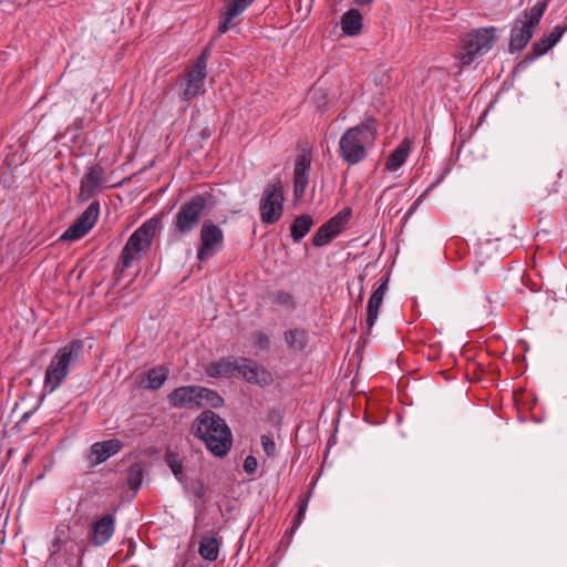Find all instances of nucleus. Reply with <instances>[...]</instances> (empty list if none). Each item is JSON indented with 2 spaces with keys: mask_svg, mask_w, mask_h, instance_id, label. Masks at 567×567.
I'll return each mask as SVG.
<instances>
[{
  "mask_svg": "<svg viewBox=\"0 0 567 567\" xmlns=\"http://www.w3.org/2000/svg\"><path fill=\"white\" fill-rule=\"evenodd\" d=\"M377 138L378 121L373 116H368L358 125L347 128L341 135L339 156L348 165H357L368 157Z\"/></svg>",
  "mask_w": 567,
  "mask_h": 567,
  "instance_id": "obj_1",
  "label": "nucleus"
},
{
  "mask_svg": "<svg viewBox=\"0 0 567 567\" xmlns=\"http://www.w3.org/2000/svg\"><path fill=\"white\" fill-rule=\"evenodd\" d=\"M190 432L202 441L215 456L228 454L233 445V434L226 421L210 410L203 411L192 423Z\"/></svg>",
  "mask_w": 567,
  "mask_h": 567,
  "instance_id": "obj_2",
  "label": "nucleus"
},
{
  "mask_svg": "<svg viewBox=\"0 0 567 567\" xmlns=\"http://www.w3.org/2000/svg\"><path fill=\"white\" fill-rule=\"evenodd\" d=\"M162 225V218L154 216L144 221L127 239L124 245L118 264L113 271V279L118 284L125 269L134 261L141 260L152 245L153 238Z\"/></svg>",
  "mask_w": 567,
  "mask_h": 567,
  "instance_id": "obj_3",
  "label": "nucleus"
},
{
  "mask_svg": "<svg viewBox=\"0 0 567 567\" xmlns=\"http://www.w3.org/2000/svg\"><path fill=\"white\" fill-rule=\"evenodd\" d=\"M83 350V341L72 340L60 348L52 357L44 374V388L52 393L68 378L70 365L78 361Z\"/></svg>",
  "mask_w": 567,
  "mask_h": 567,
  "instance_id": "obj_4",
  "label": "nucleus"
},
{
  "mask_svg": "<svg viewBox=\"0 0 567 567\" xmlns=\"http://www.w3.org/2000/svg\"><path fill=\"white\" fill-rule=\"evenodd\" d=\"M209 194H197L184 202L175 214L172 226L179 236L193 233L200 224L207 208Z\"/></svg>",
  "mask_w": 567,
  "mask_h": 567,
  "instance_id": "obj_5",
  "label": "nucleus"
},
{
  "mask_svg": "<svg viewBox=\"0 0 567 567\" xmlns=\"http://www.w3.org/2000/svg\"><path fill=\"white\" fill-rule=\"evenodd\" d=\"M496 42V28H478L463 38V44L458 52L462 65H470L476 59L487 53Z\"/></svg>",
  "mask_w": 567,
  "mask_h": 567,
  "instance_id": "obj_6",
  "label": "nucleus"
},
{
  "mask_svg": "<svg viewBox=\"0 0 567 567\" xmlns=\"http://www.w3.org/2000/svg\"><path fill=\"white\" fill-rule=\"evenodd\" d=\"M542 7L526 9L514 20L509 37V52L522 51L530 41L542 19Z\"/></svg>",
  "mask_w": 567,
  "mask_h": 567,
  "instance_id": "obj_7",
  "label": "nucleus"
},
{
  "mask_svg": "<svg viewBox=\"0 0 567 567\" xmlns=\"http://www.w3.org/2000/svg\"><path fill=\"white\" fill-rule=\"evenodd\" d=\"M50 555L45 563L47 567H72L81 548L75 540L69 539L62 528H56L54 538L49 547Z\"/></svg>",
  "mask_w": 567,
  "mask_h": 567,
  "instance_id": "obj_8",
  "label": "nucleus"
},
{
  "mask_svg": "<svg viewBox=\"0 0 567 567\" xmlns=\"http://www.w3.org/2000/svg\"><path fill=\"white\" fill-rule=\"evenodd\" d=\"M284 186L279 178L267 184L259 203L260 219L264 224L277 223L284 213Z\"/></svg>",
  "mask_w": 567,
  "mask_h": 567,
  "instance_id": "obj_9",
  "label": "nucleus"
},
{
  "mask_svg": "<svg viewBox=\"0 0 567 567\" xmlns=\"http://www.w3.org/2000/svg\"><path fill=\"white\" fill-rule=\"evenodd\" d=\"M212 55V45L204 48L192 69L186 74V86L182 93V99L190 101L194 97L204 94V84L207 76V62Z\"/></svg>",
  "mask_w": 567,
  "mask_h": 567,
  "instance_id": "obj_10",
  "label": "nucleus"
},
{
  "mask_svg": "<svg viewBox=\"0 0 567 567\" xmlns=\"http://www.w3.org/2000/svg\"><path fill=\"white\" fill-rule=\"evenodd\" d=\"M225 236L224 230L213 223L205 220L199 230V246L197 249V259L202 262L207 261L221 250Z\"/></svg>",
  "mask_w": 567,
  "mask_h": 567,
  "instance_id": "obj_11",
  "label": "nucleus"
},
{
  "mask_svg": "<svg viewBox=\"0 0 567 567\" xmlns=\"http://www.w3.org/2000/svg\"><path fill=\"white\" fill-rule=\"evenodd\" d=\"M100 216V202L93 200L74 223L61 235V240H79L96 224Z\"/></svg>",
  "mask_w": 567,
  "mask_h": 567,
  "instance_id": "obj_12",
  "label": "nucleus"
},
{
  "mask_svg": "<svg viewBox=\"0 0 567 567\" xmlns=\"http://www.w3.org/2000/svg\"><path fill=\"white\" fill-rule=\"evenodd\" d=\"M106 183L105 169L100 164H94L87 167L86 172L80 181L79 199L87 202L102 192Z\"/></svg>",
  "mask_w": 567,
  "mask_h": 567,
  "instance_id": "obj_13",
  "label": "nucleus"
},
{
  "mask_svg": "<svg viewBox=\"0 0 567 567\" xmlns=\"http://www.w3.org/2000/svg\"><path fill=\"white\" fill-rule=\"evenodd\" d=\"M171 406L194 410L200 408V386L184 385L174 389L167 396Z\"/></svg>",
  "mask_w": 567,
  "mask_h": 567,
  "instance_id": "obj_14",
  "label": "nucleus"
},
{
  "mask_svg": "<svg viewBox=\"0 0 567 567\" xmlns=\"http://www.w3.org/2000/svg\"><path fill=\"white\" fill-rule=\"evenodd\" d=\"M310 167L311 155L309 152L303 151L297 156L293 168V195L297 200L305 196Z\"/></svg>",
  "mask_w": 567,
  "mask_h": 567,
  "instance_id": "obj_15",
  "label": "nucleus"
},
{
  "mask_svg": "<svg viewBox=\"0 0 567 567\" xmlns=\"http://www.w3.org/2000/svg\"><path fill=\"white\" fill-rule=\"evenodd\" d=\"M254 2L255 0H225L224 11L219 18L218 33L224 34L233 29L237 24L236 19Z\"/></svg>",
  "mask_w": 567,
  "mask_h": 567,
  "instance_id": "obj_16",
  "label": "nucleus"
},
{
  "mask_svg": "<svg viewBox=\"0 0 567 567\" xmlns=\"http://www.w3.org/2000/svg\"><path fill=\"white\" fill-rule=\"evenodd\" d=\"M567 31L566 25H556L550 32L544 33L537 41L532 44L529 52L527 53L525 60L534 61L539 56L546 54L549 50H551L557 42L561 39L564 33Z\"/></svg>",
  "mask_w": 567,
  "mask_h": 567,
  "instance_id": "obj_17",
  "label": "nucleus"
},
{
  "mask_svg": "<svg viewBox=\"0 0 567 567\" xmlns=\"http://www.w3.org/2000/svg\"><path fill=\"white\" fill-rule=\"evenodd\" d=\"M239 375L247 382L258 384L260 386L268 385L272 382L271 373L261 365H258L250 359L240 358Z\"/></svg>",
  "mask_w": 567,
  "mask_h": 567,
  "instance_id": "obj_18",
  "label": "nucleus"
},
{
  "mask_svg": "<svg viewBox=\"0 0 567 567\" xmlns=\"http://www.w3.org/2000/svg\"><path fill=\"white\" fill-rule=\"evenodd\" d=\"M388 285H389V275H385L380 279L379 287L372 292V295L370 296V298L368 300L367 318H365L367 329L364 332L365 334L370 333L371 329L373 328V326L378 319L379 309L382 305L383 297L388 290Z\"/></svg>",
  "mask_w": 567,
  "mask_h": 567,
  "instance_id": "obj_19",
  "label": "nucleus"
},
{
  "mask_svg": "<svg viewBox=\"0 0 567 567\" xmlns=\"http://www.w3.org/2000/svg\"><path fill=\"white\" fill-rule=\"evenodd\" d=\"M123 447V443L117 439H110L96 442L91 445L87 460L91 465L95 466L105 462L111 456L117 454Z\"/></svg>",
  "mask_w": 567,
  "mask_h": 567,
  "instance_id": "obj_20",
  "label": "nucleus"
},
{
  "mask_svg": "<svg viewBox=\"0 0 567 567\" xmlns=\"http://www.w3.org/2000/svg\"><path fill=\"white\" fill-rule=\"evenodd\" d=\"M240 358H223L218 361L210 362L205 372L210 378H233L238 374Z\"/></svg>",
  "mask_w": 567,
  "mask_h": 567,
  "instance_id": "obj_21",
  "label": "nucleus"
},
{
  "mask_svg": "<svg viewBox=\"0 0 567 567\" xmlns=\"http://www.w3.org/2000/svg\"><path fill=\"white\" fill-rule=\"evenodd\" d=\"M169 375V370L165 365H157L147 372L138 375L141 378L140 385L148 390H158L163 386Z\"/></svg>",
  "mask_w": 567,
  "mask_h": 567,
  "instance_id": "obj_22",
  "label": "nucleus"
},
{
  "mask_svg": "<svg viewBox=\"0 0 567 567\" xmlns=\"http://www.w3.org/2000/svg\"><path fill=\"white\" fill-rule=\"evenodd\" d=\"M114 533V517L105 515L93 525L92 543L95 546H102L110 540Z\"/></svg>",
  "mask_w": 567,
  "mask_h": 567,
  "instance_id": "obj_23",
  "label": "nucleus"
},
{
  "mask_svg": "<svg viewBox=\"0 0 567 567\" xmlns=\"http://www.w3.org/2000/svg\"><path fill=\"white\" fill-rule=\"evenodd\" d=\"M410 152L411 141L409 138L402 140L400 144L388 156L385 162V171H398L405 163Z\"/></svg>",
  "mask_w": 567,
  "mask_h": 567,
  "instance_id": "obj_24",
  "label": "nucleus"
},
{
  "mask_svg": "<svg viewBox=\"0 0 567 567\" xmlns=\"http://www.w3.org/2000/svg\"><path fill=\"white\" fill-rule=\"evenodd\" d=\"M340 24L346 35L355 37L362 30V14L358 9H350L342 14Z\"/></svg>",
  "mask_w": 567,
  "mask_h": 567,
  "instance_id": "obj_25",
  "label": "nucleus"
},
{
  "mask_svg": "<svg viewBox=\"0 0 567 567\" xmlns=\"http://www.w3.org/2000/svg\"><path fill=\"white\" fill-rule=\"evenodd\" d=\"M284 339L290 350L301 352L308 344L309 334L306 329L295 328L287 330L284 333Z\"/></svg>",
  "mask_w": 567,
  "mask_h": 567,
  "instance_id": "obj_26",
  "label": "nucleus"
},
{
  "mask_svg": "<svg viewBox=\"0 0 567 567\" xmlns=\"http://www.w3.org/2000/svg\"><path fill=\"white\" fill-rule=\"evenodd\" d=\"M313 225L315 219L311 215L302 214L297 216L290 226V235L293 241L299 243L303 237H306Z\"/></svg>",
  "mask_w": 567,
  "mask_h": 567,
  "instance_id": "obj_27",
  "label": "nucleus"
},
{
  "mask_svg": "<svg viewBox=\"0 0 567 567\" xmlns=\"http://www.w3.org/2000/svg\"><path fill=\"white\" fill-rule=\"evenodd\" d=\"M352 215V210L350 207H346L342 210H340L338 214H336L333 217H331L329 220H327L323 225L329 230H331L334 236H338L342 233V230L346 229L350 218Z\"/></svg>",
  "mask_w": 567,
  "mask_h": 567,
  "instance_id": "obj_28",
  "label": "nucleus"
},
{
  "mask_svg": "<svg viewBox=\"0 0 567 567\" xmlns=\"http://www.w3.org/2000/svg\"><path fill=\"white\" fill-rule=\"evenodd\" d=\"M198 553L204 559L210 561L216 560L219 554V542L214 536H203L199 543Z\"/></svg>",
  "mask_w": 567,
  "mask_h": 567,
  "instance_id": "obj_29",
  "label": "nucleus"
},
{
  "mask_svg": "<svg viewBox=\"0 0 567 567\" xmlns=\"http://www.w3.org/2000/svg\"><path fill=\"white\" fill-rule=\"evenodd\" d=\"M224 403V399L214 390L200 386V408L209 405L219 408Z\"/></svg>",
  "mask_w": 567,
  "mask_h": 567,
  "instance_id": "obj_30",
  "label": "nucleus"
},
{
  "mask_svg": "<svg viewBox=\"0 0 567 567\" xmlns=\"http://www.w3.org/2000/svg\"><path fill=\"white\" fill-rule=\"evenodd\" d=\"M143 482V470L140 464H134L130 467L127 474V486L135 493L140 489Z\"/></svg>",
  "mask_w": 567,
  "mask_h": 567,
  "instance_id": "obj_31",
  "label": "nucleus"
},
{
  "mask_svg": "<svg viewBox=\"0 0 567 567\" xmlns=\"http://www.w3.org/2000/svg\"><path fill=\"white\" fill-rule=\"evenodd\" d=\"M337 236L329 230L324 225H321L312 237V245L315 247H323L330 244Z\"/></svg>",
  "mask_w": 567,
  "mask_h": 567,
  "instance_id": "obj_32",
  "label": "nucleus"
},
{
  "mask_svg": "<svg viewBox=\"0 0 567 567\" xmlns=\"http://www.w3.org/2000/svg\"><path fill=\"white\" fill-rule=\"evenodd\" d=\"M310 497H311V492H309L305 498L299 499L298 513L293 519V524L291 526L290 533H293L300 526V524L305 517V514L307 512L308 502H309Z\"/></svg>",
  "mask_w": 567,
  "mask_h": 567,
  "instance_id": "obj_33",
  "label": "nucleus"
},
{
  "mask_svg": "<svg viewBox=\"0 0 567 567\" xmlns=\"http://www.w3.org/2000/svg\"><path fill=\"white\" fill-rule=\"evenodd\" d=\"M272 300L275 303H278L281 306L291 307V308L295 307L293 296L290 292L285 291V290H279V291L275 292Z\"/></svg>",
  "mask_w": 567,
  "mask_h": 567,
  "instance_id": "obj_34",
  "label": "nucleus"
},
{
  "mask_svg": "<svg viewBox=\"0 0 567 567\" xmlns=\"http://www.w3.org/2000/svg\"><path fill=\"white\" fill-rule=\"evenodd\" d=\"M261 446L267 456L274 457L276 455V444L271 435H261Z\"/></svg>",
  "mask_w": 567,
  "mask_h": 567,
  "instance_id": "obj_35",
  "label": "nucleus"
},
{
  "mask_svg": "<svg viewBox=\"0 0 567 567\" xmlns=\"http://www.w3.org/2000/svg\"><path fill=\"white\" fill-rule=\"evenodd\" d=\"M168 466L172 470L175 477L182 482L183 481V464L176 460V458H168L167 460Z\"/></svg>",
  "mask_w": 567,
  "mask_h": 567,
  "instance_id": "obj_36",
  "label": "nucleus"
},
{
  "mask_svg": "<svg viewBox=\"0 0 567 567\" xmlns=\"http://www.w3.org/2000/svg\"><path fill=\"white\" fill-rule=\"evenodd\" d=\"M257 466H258V461L255 456L248 455L245 458L243 467L247 474H254L257 470Z\"/></svg>",
  "mask_w": 567,
  "mask_h": 567,
  "instance_id": "obj_37",
  "label": "nucleus"
},
{
  "mask_svg": "<svg viewBox=\"0 0 567 567\" xmlns=\"http://www.w3.org/2000/svg\"><path fill=\"white\" fill-rule=\"evenodd\" d=\"M254 340L260 348H267L269 344V338L266 333L258 331L254 333Z\"/></svg>",
  "mask_w": 567,
  "mask_h": 567,
  "instance_id": "obj_38",
  "label": "nucleus"
},
{
  "mask_svg": "<svg viewBox=\"0 0 567 567\" xmlns=\"http://www.w3.org/2000/svg\"><path fill=\"white\" fill-rule=\"evenodd\" d=\"M550 0H538L533 7H530V9H537L538 7H542V17L544 16L546 9H547V6H548V2Z\"/></svg>",
  "mask_w": 567,
  "mask_h": 567,
  "instance_id": "obj_39",
  "label": "nucleus"
},
{
  "mask_svg": "<svg viewBox=\"0 0 567 567\" xmlns=\"http://www.w3.org/2000/svg\"><path fill=\"white\" fill-rule=\"evenodd\" d=\"M434 187V184H432L429 188L424 190V193L413 203L414 206H420L421 202L424 199V197L427 195V193Z\"/></svg>",
  "mask_w": 567,
  "mask_h": 567,
  "instance_id": "obj_40",
  "label": "nucleus"
},
{
  "mask_svg": "<svg viewBox=\"0 0 567 567\" xmlns=\"http://www.w3.org/2000/svg\"><path fill=\"white\" fill-rule=\"evenodd\" d=\"M373 0H353V2L358 6H368L372 2Z\"/></svg>",
  "mask_w": 567,
  "mask_h": 567,
  "instance_id": "obj_41",
  "label": "nucleus"
},
{
  "mask_svg": "<svg viewBox=\"0 0 567 567\" xmlns=\"http://www.w3.org/2000/svg\"><path fill=\"white\" fill-rule=\"evenodd\" d=\"M417 208V206H414V204L411 206L409 212L406 213V217L414 213V210Z\"/></svg>",
  "mask_w": 567,
  "mask_h": 567,
  "instance_id": "obj_42",
  "label": "nucleus"
},
{
  "mask_svg": "<svg viewBox=\"0 0 567 567\" xmlns=\"http://www.w3.org/2000/svg\"><path fill=\"white\" fill-rule=\"evenodd\" d=\"M361 301H362V292L359 296V302H361Z\"/></svg>",
  "mask_w": 567,
  "mask_h": 567,
  "instance_id": "obj_43",
  "label": "nucleus"
}]
</instances>
